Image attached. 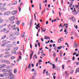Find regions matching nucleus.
Here are the masks:
<instances>
[{"label": "nucleus", "mask_w": 79, "mask_h": 79, "mask_svg": "<svg viewBox=\"0 0 79 79\" xmlns=\"http://www.w3.org/2000/svg\"><path fill=\"white\" fill-rule=\"evenodd\" d=\"M9 19L10 21H13V20H15V16L10 17L9 18Z\"/></svg>", "instance_id": "nucleus-3"}, {"label": "nucleus", "mask_w": 79, "mask_h": 79, "mask_svg": "<svg viewBox=\"0 0 79 79\" xmlns=\"http://www.w3.org/2000/svg\"><path fill=\"white\" fill-rule=\"evenodd\" d=\"M6 35H4L2 37V39H5L6 38Z\"/></svg>", "instance_id": "nucleus-24"}, {"label": "nucleus", "mask_w": 79, "mask_h": 79, "mask_svg": "<svg viewBox=\"0 0 79 79\" xmlns=\"http://www.w3.org/2000/svg\"><path fill=\"white\" fill-rule=\"evenodd\" d=\"M72 19L73 23H76V19L74 17H72Z\"/></svg>", "instance_id": "nucleus-5"}, {"label": "nucleus", "mask_w": 79, "mask_h": 79, "mask_svg": "<svg viewBox=\"0 0 79 79\" xmlns=\"http://www.w3.org/2000/svg\"><path fill=\"white\" fill-rule=\"evenodd\" d=\"M10 56V55H6L4 57L5 58H9Z\"/></svg>", "instance_id": "nucleus-9"}, {"label": "nucleus", "mask_w": 79, "mask_h": 79, "mask_svg": "<svg viewBox=\"0 0 79 79\" xmlns=\"http://www.w3.org/2000/svg\"><path fill=\"white\" fill-rule=\"evenodd\" d=\"M74 71L73 70H72L70 72V74H73Z\"/></svg>", "instance_id": "nucleus-45"}, {"label": "nucleus", "mask_w": 79, "mask_h": 79, "mask_svg": "<svg viewBox=\"0 0 79 79\" xmlns=\"http://www.w3.org/2000/svg\"><path fill=\"white\" fill-rule=\"evenodd\" d=\"M69 62H71V60H68L67 62V64H68L69 63Z\"/></svg>", "instance_id": "nucleus-51"}, {"label": "nucleus", "mask_w": 79, "mask_h": 79, "mask_svg": "<svg viewBox=\"0 0 79 79\" xmlns=\"http://www.w3.org/2000/svg\"><path fill=\"white\" fill-rule=\"evenodd\" d=\"M78 71H79L78 73H79V68H78L77 69H76L75 73H76V74H77V72H78Z\"/></svg>", "instance_id": "nucleus-14"}, {"label": "nucleus", "mask_w": 79, "mask_h": 79, "mask_svg": "<svg viewBox=\"0 0 79 79\" xmlns=\"http://www.w3.org/2000/svg\"><path fill=\"white\" fill-rule=\"evenodd\" d=\"M5 67H6V65H5V64H3L2 66L1 65V68H5Z\"/></svg>", "instance_id": "nucleus-12"}, {"label": "nucleus", "mask_w": 79, "mask_h": 79, "mask_svg": "<svg viewBox=\"0 0 79 79\" xmlns=\"http://www.w3.org/2000/svg\"><path fill=\"white\" fill-rule=\"evenodd\" d=\"M46 71V69H45L43 71V74H45V72Z\"/></svg>", "instance_id": "nucleus-49"}, {"label": "nucleus", "mask_w": 79, "mask_h": 79, "mask_svg": "<svg viewBox=\"0 0 79 79\" xmlns=\"http://www.w3.org/2000/svg\"><path fill=\"white\" fill-rule=\"evenodd\" d=\"M13 20H10V24H13L14 23V21H13Z\"/></svg>", "instance_id": "nucleus-26"}, {"label": "nucleus", "mask_w": 79, "mask_h": 79, "mask_svg": "<svg viewBox=\"0 0 79 79\" xmlns=\"http://www.w3.org/2000/svg\"><path fill=\"white\" fill-rule=\"evenodd\" d=\"M17 73V69H14V73L15 74H16Z\"/></svg>", "instance_id": "nucleus-15"}, {"label": "nucleus", "mask_w": 79, "mask_h": 79, "mask_svg": "<svg viewBox=\"0 0 79 79\" xmlns=\"http://www.w3.org/2000/svg\"><path fill=\"white\" fill-rule=\"evenodd\" d=\"M73 6L72 8H70V10H74V5H73Z\"/></svg>", "instance_id": "nucleus-27"}, {"label": "nucleus", "mask_w": 79, "mask_h": 79, "mask_svg": "<svg viewBox=\"0 0 79 79\" xmlns=\"http://www.w3.org/2000/svg\"><path fill=\"white\" fill-rule=\"evenodd\" d=\"M74 60H75V57H74V56H73V57L72 60L73 61H74Z\"/></svg>", "instance_id": "nucleus-48"}, {"label": "nucleus", "mask_w": 79, "mask_h": 79, "mask_svg": "<svg viewBox=\"0 0 79 79\" xmlns=\"http://www.w3.org/2000/svg\"><path fill=\"white\" fill-rule=\"evenodd\" d=\"M74 47H78V46L77 44H76L74 45Z\"/></svg>", "instance_id": "nucleus-39"}, {"label": "nucleus", "mask_w": 79, "mask_h": 79, "mask_svg": "<svg viewBox=\"0 0 79 79\" xmlns=\"http://www.w3.org/2000/svg\"><path fill=\"white\" fill-rule=\"evenodd\" d=\"M73 3V2H70V4L69 5V7H70V8H71V7H72Z\"/></svg>", "instance_id": "nucleus-13"}, {"label": "nucleus", "mask_w": 79, "mask_h": 79, "mask_svg": "<svg viewBox=\"0 0 79 79\" xmlns=\"http://www.w3.org/2000/svg\"><path fill=\"white\" fill-rule=\"evenodd\" d=\"M60 39L61 41H63L64 40L63 39L62 37H61L60 38Z\"/></svg>", "instance_id": "nucleus-53"}, {"label": "nucleus", "mask_w": 79, "mask_h": 79, "mask_svg": "<svg viewBox=\"0 0 79 79\" xmlns=\"http://www.w3.org/2000/svg\"><path fill=\"white\" fill-rule=\"evenodd\" d=\"M33 76H35V77H36V72H35L33 74Z\"/></svg>", "instance_id": "nucleus-31"}, {"label": "nucleus", "mask_w": 79, "mask_h": 79, "mask_svg": "<svg viewBox=\"0 0 79 79\" xmlns=\"http://www.w3.org/2000/svg\"><path fill=\"white\" fill-rule=\"evenodd\" d=\"M34 16L35 20L36 21V16H35V14H34Z\"/></svg>", "instance_id": "nucleus-47"}, {"label": "nucleus", "mask_w": 79, "mask_h": 79, "mask_svg": "<svg viewBox=\"0 0 79 79\" xmlns=\"http://www.w3.org/2000/svg\"><path fill=\"white\" fill-rule=\"evenodd\" d=\"M26 40H27V36L25 37V41H26Z\"/></svg>", "instance_id": "nucleus-52"}, {"label": "nucleus", "mask_w": 79, "mask_h": 79, "mask_svg": "<svg viewBox=\"0 0 79 79\" xmlns=\"http://www.w3.org/2000/svg\"><path fill=\"white\" fill-rule=\"evenodd\" d=\"M3 31H6V28H4L2 30Z\"/></svg>", "instance_id": "nucleus-54"}, {"label": "nucleus", "mask_w": 79, "mask_h": 79, "mask_svg": "<svg viewBox=\"0 0 79 79\" xmlns=\"http://www.w3.org/2000/svg\"><path fill=\"white\" fill-rule=\"evenodd\" d=\"M35 59H37V55H36V54H35V55L34 56H33V59L34 60H35Z\"/></svg>", "instance_id": "nucleus-8"}, {"label": "nucleus", "mask_w": 79, "mask_h": 79, "mask_svg": "<svg viewBox=\"0 0 79 79\" xmlns=\"http://www.w3.org/2000/svg\"><path fill=\"white\" fill-rule=\"evenodd\" d=\"M21 5H23V3L21 2L20 4V6H19V12H20L21 11Z\"/></svg>", "instance_id": "nucleus-6"}, {"label": "nucleus", "mask_w": 79, "mask_h": 79, "mask_svg": "<svg viewBox=\"0 0 79 79\" xmlns=\"http://www.w3.org/2000/svg\"><path fill=\"white\" fill-rule=\"evenodd\" d=\"M9 76H13V73H9V74L8 75Z\"/></svg>", "instance_id": "nucleus-20"}, {"label": "nucleus", "mask_w": 79, "mask_h": 79, "mask_svg": "<svg viewBox=\"0 0 79 79\" xmlns=\"http://www.w3.org/2000/svg\"><path fill=\"white\" fill-rule=\"evenodd\" d=\"M75 63H76L77 65H79V63L78 62H75Z\"/></svg>", "instance_id": "nucleus-42"}, {"label": "nucleus", "mask_w": 79, "mask_h": 79, "mask_svg": "<svg viewBox=\"0 0 79 79\" xmlns=\"http://www.w3.org/2000/svg\"><path fill=\"white\" fill-rule=\"evenodd\" d=\"M10 26H11V24H10L9 25H8L7 26V27H10Z\"/></svg>", "instance_id": "nucleus-64"}, {"label": "nucleus", "mask_w": 79, "mask_h": 79, "mask_svg": "<svg viewBox=\"0 0 79 79\" xmlns=\"http://www.w3.org/2000/svg\"><path fill=\"white\" fill-rule=\"evenodd\" d=\"M0 77H4L3 75V74H0Z\"/></svg>", "instance_id": "nucleus-61"}, {"label": "nucleus", "mask_w": 79, "mask_h": 79, "mask_svg": "<svg viewBox=\"0 0 79 79\" xmlns=\"http://www.w3.org/2000/svg\"><path fill=\"white\" fill-rule=\"evenodd\" d=\"M62 68L63 69H64V65L63 64L62 66Z\"/></svg>", "instance_id": "nucleus-50"}, {"label": "nucleus", "mask_w": 79, "mask_h": 79, "mask_svg": "<svg viewBox=\"0 0 79 79\" xmlns=\"http://www.w3.org/2000/svg\"><path fill=\"white\" fill-rule=\"evenodd\" d=\"M7 71H8V70L6 69H4L2 70L3 72H7Z\"/></svg>", "instance_id": "nucleus-28"}, {"label": "nucleus", "mask_w": 79, "mask_h": 79, "mask_svg": "<svg viewBox=\"0 0 79 79\" xmlns=\"http://www.w3.org/2000/svg\"><path fill=\"white\" fill-rule=\"evenodd\" d=\"M14 50H18V47H15L14 48Z\"/></svg>", "instance_id": "nucleus-30"}, {"label": "nucleus", "mask_w": 79, "mask_h": 79, "mask_svg": "<svg viewBox=\"0 0 79 79\" xmlns=\"http://www.w3.org/2000/svg\"><path fill=\"white\" fill-rule=\"evenodd\" d=\"M16 13V11H14L12 12L11 13V14L12 15H15Z\"/></svg>", "instance_id": "nucleus-10"}, {"label": "nucleus", "mask_w": 79, "mask_h": 79, "mask_svg": "<svg viewBox=\"0 0 79 79\" xmlns=\"http://www.w3.org/2000/svg\"><path fill=\"white\" fill-rule=\"evenodd\" d=\"M6 68H7V69H10V66H7L6 67Z\"/></svg>", "instance_id": "nucleus-58"}, {"label": "nucleus", "mask_w": 79, "mask_h": 79, "mask_svg": "<svg viewBox=\"0 0 79 79\" xmlns=\"http://www.w3.org/2000/svg\"><path fill=\"white\" fill-rule=\"evenodd\" d=\"M78 13H79V10H78V11L74 12L73 14V15H76Z\"/></svg>", "instance_id": "nucleus-17"}, {"label": "nucleus", "mask_w": 79, "mask_h": 79, "mask_svg": "<svg viewBox=\"0 0 79 79\" xmlns=\"http://www.w3.org/2000/svg\"><path fill=\"white\" fill-rule=\"evenodd\" d=\"M29 24L30 25V28H31V26L32 24V22H31V21H30V22H29Z\"/></svg>", "instance_id": "nucleus-35"}, {"label": "nucleus", "mask_w": 79, "mask_h": 79, "mask_svg": "<svg viewBox=\"0 0 79 79\" xmlns=\"http://www.w3.org/2000/svg\"><path fill=\"white\" fill-rule=\"evenodd\" d=\"M56 55V53H55V52H54L53 54V56L54 57H55Z\"/></svg>", "instance_id": "nucleus-37"}, {"label": "nucleus", "mask_w": 79, "mask_h": 79, "mask_svg": "<svg viewBox=\"0 0 79 79\" xmlns=\"http://www.w3.org/2000/svg\"><path fill=\"white\" fill-rule=\"evenodd\" d=\"M6 26V24H5L3 25H2L0 26V29H2V28H3L4 26Z\"/></svg>", "instance_id": "nucleus-11"}, {"label": "nucleus", "mask_w": 79, "mask_h": 79, "mask_svg": "<svg viewBox=\"0 0 79 79\" xmlns=\"http://www.w3.org/2000/svg\"><path fill=\"white\" fill-rule=\"evenodd\" d=\"M8 44L7 42H6L5 43H4L3 44H2V45H1L2 47H4V46H5V44Z\"/></svg>", "instance_id": "nucleus-18"}, {"label": "nucleus", "mask_w": 79, "mask_h": 79, "mask_svg": "<svg viewBox=\"0 0 79 79\" xmlns=\"http://www.w3.org/2000/svg\"><path fill=\"white\" fill-rule=\"evenodd\" d=\"M58 42L59 43H60V42H61V39H59V40H58Z\"/></svg>", "instance_id": "nucleus-43"}, {"label": "nucleus", "mask_w": 79, "mask_h": 79, "mask_svg": "<svg viewBox=\"0 0 79 79\" xmlns=\"http://www.w3.org/2000/svg\"><path fill=\"white\" fill-rule=\"evenodd\" d=\"M52 66H53L52 67V69H55V64H52Z\"/></svg>", "instance_id": "nucleus-29"}, {"label": "nucleus", "mask_w": 79, "mask_h": 79, "mask_svg": "<svg viewBox=\"0 0 79 79\" xmlns=\"http://www.w3.org/2000/svg\"><path fill=\"white\" fill-rule=\"evenodd\" d=\"M2 63H4L6 64H9L11 63L10 61L8 60H2L1 61Z\"/></svg>", "instance_id": "nucleus-1"}, {"label": "nucleus", "mask_w": 79, "mask_h": 79, "mask_svg": "<svg viewBox=\"0 0 79 79\" xmlns=\"http://www.w3.org/2000/svg\"><path fill=\"white\" fill-rule=\"evenodd\" d=\"M10 14V11H8L7 12H6L4 13V15L6 16H8Z\"/></svg>", "instance_id": "nucleus-2"}, {"label": "nucleus", "mask_w": 79, "mask_h": 79, "mask_svg": "<svg viewBox=\"0 0 79 79\" xmlns=\"http://www.w3.org/2000/svg\"><path fill=\"white\" fill-rule=\"evenodd\" d=\"M4 21V20L3 19H2L1 20H0V24H1V23H2Z\"/></svg>", "instance_id": "nucleus-32"}, {"label": "nucleus", "mask_w": 79, "mask_h": 79, "mask_svg": "<svg viewBox=\"0 0 79 79\" xmlns=\"http://www.w3.org/2000/svg\"><path fill=\"white\" fill-rule=\"evenodd\" d=\"M44 37V39H49V37L47 36H45Z\"/></svg>", "instance_id": "nucleus-19"}, {"label": "nucleus", "mask_w": 79, "mask_h": 79, "mask_svg": "<svg viewBox=\"0 0 79 79\" xmlns=\"http://www.w3.org/2000/svg\"><path fill=\"white\" fill-rule=\"evenodd\" d=\"M2 6H3V4H2V3H0V8H2Z\"/></svg>", "instance_id": "nucleus-38"}, {"label": "nucleus", "mask_w": 79, "mask_h": 79, "mask_svg": "<svg viewBox=\"0 0 79 79\" xmlns=\"http://www.w3.org/2000/svg\"><path fill=\"white\" fill-rule=\"evenodd\" d=\"M61 48H63V47H62V46H60V47H57V48L59 50H61Z\"/></svg>", "instance_id": "nucleus-22"}, {"label": "nucleus", "mask_w": 79, "mask_h": 79, "mask_svg": "<svg viewBox=\"0 0 79 79\" xmlns=\"http://www.w3.org/2000/svg\"><path fill=\"white\" fill-rule=\"evenodd\" d=\"M11 54H16V51L15 50H12L11 52Z\"/></svg>", "instance_id": "nucleus-7"}, {"label": "nucleus", "mask_w": 79, "mask_h": 79, "mask_svg": "<svg viewBox=\"0 0 79 79\" xmlns=\"http://www.w3.org/2000/svg\"><path fill=\"white\" fill-rule=\"evenodd\" d=\"M6 10V9L5 8H2L1 9V11L3 12V11H5Z\"/></svg>", "instance_id": "nucleus-4"}, {"label": "nucleus", "mask_w": 79, "mask_h": 79, "mask_svg": "<svg viewBox=\"0 0 79 79\" xmlns=\"http://www.w3.org/2000/svg\"><path fill=\"white\" fill-rule=\"evenodd\" d=\"M33 53H34V51H33L32 53L30 54V56L32 57V56L33 55Z\"/></svg>", "instance_id": "nucleus-46"}, {"label": "nucleus", "mask_w": 79, "mask_h": 79, "mask_svg": "<svg viewBox=\"0 0 79 79\" xmlns=\"http://www.w3.org/2000/svg\"><path fill=\"white\" fill-rule=\"evenodd\" d=\"M5 54L6 55H8V54H10V52H5Z\"/></svg>", "instance_id": "nucleus-23"}, {"label": "nucleus", "mask_w": 79, "mask_h": 79, "mask_svg": "<svg viewBox=\"0 0 79 79\" xmlns=\"http://www.w3.org/2000/svg\"><path fill=\"white\" fill-rule=\"evenodd\" d=\"M8 45L9 47H11V46H12L11 44H8Z\"/></svg>", "instance_id": "nucleus-60"}, {"label": "nucleus", "mask_w": 79, "mask_h": 79, "mask_svg": "<svg viewBox=\"0 0 79 79\" xmlns=\"http://www.w3.org/2000/svg\"><path fill=\"white\" fill-rule=\"evenodd\" d=\"M56 49H57V48L56 47V46L54 48V50L55 51L56 50Z\"/></svg>", "instance_id": "nucleus-41"}, {"label": "nucleus", "mask_w": 79, "mask_h": 79, "mask_svg": "<svg viewBox=\"0 0 79 79\" xmlns=\"http://www.w3.org/2000/svg\"><path fill=\"white\" fill-rule=\"evenodd\" d=\"M62 56V51H60V56Z\"/></svg>", "instance_id": "nucleus-40"}, {"label": "nucleus", "mask_w": 79, "mask_h": 79, "mask_svg": "<svg viewBox=\"0 0 79 79\" xmlns=\"http://www.w3.org/2000/svg\"><path fill=\"white\" fill-rule=\"evenodd\" d=\"M13 36L14 35L13 34H11L10 35L9 37L10 38L13 37Z\"/></svg>", "instance_id": "nucleus-33"}, {"label": "nucleus", "mask_w": 79, "mask_h": 79, "mask_svg": "<svg viewBox=\"0 0 79 79\" xmlns=\"http://www.w3.org/2000/svg\"><path fill=\"white\" fill-rule=\"evenodd\" d=\"M15 23L16 24H18V25H19V24H20V22L19 21H16Z\"/></svg>", "instance_id": "nucleus-25"}, {"label": "nucleus", "mask_w": 79, "mask_h": 79, "mask_svg": "<svg viewBox=\"0 0 79 79\" xmlns=\"http://www.w3.org/2000/svg\"><path fill=\"white\" fill-rule=\"evenodd\" d=\"M31 68V64H30L29 65H28V68L29 69H30Z\"/></svg>", "instance_id": "nucleus-21"}, {"label": "nucleus", "mask_w": 79, "mask_h": 79, "mask_svg": "<svg viewBox=\"0 0 79 79\" xmlns=\"http://www.w3.org/2000/svg\"><path fill=\"white\" fill-rule=\"evenodd\" d=\"M15 56H11V60H13V59H15Z\"/></svg>", "instance_id": "nucleus-34"}, {"label": "nucleus", "mask_w": 79, "mask_h": 79, "mask_svg": "<svg viewBox=\"0 0 79 79\" xmlns=\"http://www.w3.org/2000/svg\"><path fill=\"white\" fill-rule=\"evenodd\" d=\"M58 57H57L56 59V62H57L58 61Z\"/></svg>", "instance_id": "nucleus-56"}, {"label": "nucleus", "mask_w": 79, "mask_h": 79, "mask_svg": "<svg viewBox=\"0 0 79 79\" xmlns=\"http://www.w3.org/2000/svg\"><path fill=\"white\" fill-rule=\"evenodd\" d=\"M16 4H17V1H15L14 2L12 3V5H16Z\"/></svg>", "instance_id": "nucleus-16"}, {"label": "nucleus", "mask_w": 79, "mask_h": 79, "mask_svg": "<svg viewBox=\"0 0 79 79\" xmlns=\"http://www.w3.org/2000/svg\"><path fill=\"white\" fill-rule=\"evenodd\" d=\"M74 27H75V28L76 29H77V26H75V25H74Z\"/></svg>", "instance_id": "nucleus-57"}, {"label": "nucleus", "mask_w": 79, "mask_h": 79, "mask_svg": "<svg viewBox=\"0 0 79 79\" xmlns=\"http://www.w3.org/2000/svg\"><path fill=\"white\" fill-rule=\"evenodd\" d=\"M35 77L33 76L31 78L32 79H35Z\"/></svg>", "instance_id": "nucleus-44"}, {"label": "nucleus", "mask_w": 79, "mask_h": 79, "mask_svg": "<svg viewBox=\"0 0 79 79\" xmlns=\"http://www.w3.org/2000/svg\"><path fill=\"white\" fill-rule=\"evenodd\" d=\"M64 26H68V24L67 23L64 24Z\"/></svg>", "instance_id": "nucleus-63"}, {"label": "nucleus", "mask_w": 79, "mask_h": 79, "mask_svg": "<svg viewBox=\"0 0 79 79\" xmlns=\"http://www.w3.org/2000/svg\"><path fill=\"white\" fill-rule=\"evenodd\" d=\"M5 50L6 51H8V50H10V49H8V48H6Z\"/></svg>", "instance_id": "nucleus-59"}, {"label": "nucleus", "mask_w": 79, "mask_h": 79, "mask_svg": "<svg viewBox=\"0 0 79 79\" xmlns=\"http://www.w3.org/2000/svg\"><path fill=\"white\" fill-rule=\"evenodd\" d=\"M38 45H39V47H40V43H38Z\"/></svg>", "instance_id": "nucleus-62"}, {"label": "nucleus", "mask_w": 79, "mask_h": 79, "mask_svg": "<svg viewBox=\"0 0 79 79\" xmlns=\"http://www.w3.org/2000/svg\"><path fill=\"white\" fill-rule=\"evenodd\" d=\"M16 26V25H13L12 26H11V27H15Z\"/></svg>", "instance_id": "nucleus-55"}, {"label": "nucleus", "mask_w": 79, "mask_h": 79, "mask_svg": "<svg viewBox=\"0 0 79 79\" xmlns=\"http://www.w3.org/2000/svg\"><path fill=\"white\" fill-rule=\"evenodd\" d=\"M79 6V2H78V5H76L75 6L76 8H78Z\"/></svg>", "instance_id": "nucleus-36"}]
</instances>
